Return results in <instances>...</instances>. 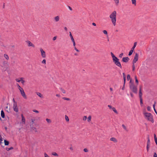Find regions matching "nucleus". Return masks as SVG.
I'll return each mask as SVG.
<instances>
[{
    "instance_id": "1",
    "label": "nucleus",
    "mask_w": 157,
    "mask_h": 157,
    "mask_svg": "<svg viewBox=\"0 0 157 157\" xmlns=\"http://www.w3.org/2000/svg\"><path fill=\"white\" fill-rule=\"evenodd\" d=\"M117 13L116 11H113L110 15L109 17L111 19V21L113 25L115 26L116 25V19Z\"/></svg>"
},
{
    "instance_id": "2",
    "label": "nucleus",
    "mask_w": 157,
    "mask_h": 157,
    "mask_svg": "<svg viewBox=\"0 0 157 157\" xmlns=\"http://www.w3.org/2000/svg\"><path fill=\"white\" fill-rule=\"evenodd\" d=\"M144 115L145 118H146L148 121H151L153 123L154 120L153 119V116L151 113H144Z\"/></svg>"
},
{
    "instance_id": "3",
    "label": "nucleus",
    "mask_w": 157,
    "mask_h": 157,
    "mask_svg": "<svg viewBox=\"0 0 157 157\" xmlns=\"http://www.w3.org/2000/svg\"><path fill=\"white\" fill-rule=\"evenodd\" d=\"M130 89L134 93L137 94V86H135L133 83L130 85Z\"/></svg>"
},
{
    "instance_id": "4",
    "label": "nucleus",
    "mask_w": 157,
    "mask_h": 157,
    "mask_svg": "<svg viewBox=\"0 0 157 157\" xmlns=\"http://www.w3.org/2000/svg\"><path fill=\"white\" fill-rule=\"evenodd\" d=\"M113 62L117 66L121 68L122 67L121 64L120 62L119 61V59L116 57L113 60Z\"/></svg>"
},
{
    "instance_id": "5",
    "label": "nucleus",
    "mask_w": 157,
    "mask_h": 157,
    "mask_svg": "<svg viewBox=\"0 0 157 157\" xmlns=\"http://www.w3.org/2000/svg\"><path fill=\"white\" fill-rule=\"evenodd\" d=\"M139 57V55L137 53H136L133 60L132 64H134L138 60Z\"/></svg>"
},
{
    "instance_id": "6",
    "label": "nucleus",
    "mask_w": 157,
    "mask_h": 157,
    "mask_svg": "<svg viewBox=\"0 0 157 157\" xmlns=\"http://www.w3.org/2000/svg\"><path fill=\"white\" fill-rule=\"evenodd\" d=\"M40 50L41 52V56L43 58H44L46 57V55L45 52L43 50L42 48H40Z\"/></svg>"
},
{
    "instance_id": "7",
    "label": "nucleus",
    "mask_w": 157,
    "mask_h": 157,
    "mask_svg": "<svg viewBox=\"0 0 157 157\" xmlns=\"http://www.w3.org/2000/svg\"><path fill=\"white\" fill-rule=\"evenodd\" d=\"M13 108L14 111L16 112H18V109L17 108V103H13Z\"/></svg>"
},
{
    "instance_id": "8",
    "label": "nucleus",
    "mask_w": 157,
    "mask_h": 157,
    "mask_svg": "<svg viewBox=\"0 0 157 157\" xmlns=\"http://www.w3.org/2000/svg\"><path fill=\"white\" fill-rule=\"evenodd\" d=\"M123 78H124V85L122 88V90H124V85H125V80H126V75H125L124 73H123Z\"/></svg>"
},
{
    "instance_id": "9",
    "label": "nucleus",
    "mask_w": 157,
    "mask_h": 157,
    "mask_svg": "<svg viewBox=\"0 0 157 157\" xmlns=\"http://www.w3.org/2000/svg\"><path fill=\"white\" fill-rule=\"evenodd\" d=\"M129 60V59L128 57H123L122 58V61L125 63H127Z\"/></svg>"
},
{
    "instance_id": "10",
    "label": "nucleus",
    "mask_w": 157,
    "mask_h": 157,
    "mask_svg": "<svg viewBox=\"0 0 157 157\" xmlns=\"http://www.w3.org/2000/svg\"><path fill=\"white\" fill-rule=\"evenodd\" d=\"M26 42L28 43V46H31L33 48L35 47L34 45L33 44V43H31L30 41L28 40L26 41Z\"/></svg>"
},
{
    "instance_id": "11",
    "label": "nucleus",
    "mask_w": 157,
    "mask_h": 157,
    "mask_svg": "<svg viewBox=\"0 0 157 157\" xmlns=\"http://www.w3.org/2000/svg\"><path fill=\"white\" fill-rule=\"evenodd\" d=\"M110 140L111 141H113L114 143H117V140L115 137H113L111 138L110 139Z\"/></svg>"
},
{
    "instance_id": "12",
    "label": "nucleus",
    "mask_w": 157,
    "mask_h": 157,
    "mask_svg": "<svg viewBox=\"0 0 157 157\" xmlns=\"http://www.w3.org/2000/svg\"><path fill=\"white\" fill-rule=\"evenodd\" d=\"M141 88L140 87V90H139V96L140 98H142V94L141 92Z\"/></svg>"
},
{
    "instance_id": "13",
    "label": "nucleus",
    "mask_w": 157,
    "mask_h": 157,
    "mask_svg": "<svg viewBox=\"0 0 157 157\" xmlns=\"http://www.w3.org/2000/svg\"><path fill=\"white\" fill-rule=\"evenodd\" d=\"M21 117H22V122L24 123L25 124V118L24 117L23 115L21 114Z\"/></svg>"
},
{
    "instance_id": "14",
    "label": "nucleus",
    "mask_w": 157,
    "mask_h": 157,
    "mask_svg": "<svg viewBox=\"0 0 157 157\" xmlns=\"http://www.w3.org/2000/svg\"><path fill=\"white\" fill-rule=\"evenodd\" d=\"M21 96L23 97V98L25 99H26L27 98V97L25 94V93L24 92H24H23V93H21Z\"/></svg>"
},
{
    "instance_id": "15",
    "label": "nucleus",
    "mask_w": 157,
    "mask_h": 157,
    "mask_svg": "<svg viewBox=\"0 0 157 157\" xmlns=\"http://www.w3.org/2000/svg\"><path fill=\"white\" fill-rule=\"evenodd\" d=\"M54 19L56 22H57V21H59V17L58 16L55 17H54Z\"/></svg>"
},
{
    "instance_id": "16",
    "label": "nucleus",
    "mask_w": 157,
    "mask_h": 157,
    "mask_svg": "<svg viewBox=\"0 0 157 157\" xmlns=\"http://www.w3.org/2000/svg\"><path fill=\"white\" fill-rule=\"evenodd\" d=\"M1 116L2 118L5 117V114L3 110H2L1 111Z\"/></svg>"
},
{
    "instance_id": "17",
    "label": "nucleus",
    "mask_w": 157,
    "mask_h": 157,
    "mask_svg": "<svg viewBox=\"0 0 157 157\" xmlns=\"http://www.w3.org/2000/svg\"><path fill=\"white\" fill-rule=\"evenodd\" d=\"M69 33H70V36L71 37V41H72L74 40V39L73 37V36L71 34V33L70 32Z\"/></svg>"
},
{
    "instance_id": "18",
    "label": "nucleus",
    "mask_w": 157,
    "mask_h": 157,
    "mask_svg": "<svg viewBox=\"0 0 157 157\" xmlns=\"http://www.w3.org/2000/svg\"><path fill=\"white\" fill-rule=\"evenodd\" d=\"M20 79H21V82L23 84H24L25 81L24 80V78L22 77L20 78Z\"/></svg>"
},
{
    "instance_id": "19",
    "label": "nucleus",
    "mask_w": 157,
    "mask_h": 157,
    "mask_svg": "<svg viewBox=\"0 0 157 157\" xmlns=\"http://www.w3.org/2000/svg\"><path fill=\"white\" fill-rule=\"evenodd\" d=\"M155 104H156V102L155 101V103H154V104L153 105V108L154 110L155 113L157 115V112L156 111V109H155Z\"/></svg>"
},
{
    "instance_id": "20",
    "label": "nucleus",
    "mask_w": 157,
    "mask_h": 157,
    "mask_svg": "<svg viewBox=\"0 0 157 157\" xmlns=\"http://www.w3.org/2000/svg\"><path fill=\"white\" fill-rule=\"evenodd\" d=\"M4 142L5 145H9V141H7L6 140H4Z\"/></svg>"
},
{
    "instance_id": "21",
    "label": "nucleus",
    "mask_w": 157,
    "mask_h": 157,
    "mask_svg": "<svg viewBox=\"0 0 157 157\" xmlns=\"http://www.w3.org/2000/svg\"><path fill=\"white\" fill-rule=\"evenodd\" d=\"M110 54L112 57L113 60L117 57L112 52H111Z\"/></svg>"
},
{
    "instance_id": "22",
    "label": "nucleus",
    "mask_w": 157,
    "mask_h": 157,
    "mask_svg": "<svg viewBox=\"0 0 157 157\" xmlns=\"http://www.w3.org/2000/svg\"><path fill=\"white\" fill-rule=\"evenodd\" d=\"M112 109L115 113L118 114V113L115 107H113V108H112Z\"/></svg>"
},
{
    "instance_id": "23",
    "label": "nucleus",
    "mask_w": 157,
    "mask_h": 157,
    "mask_svg": "<svg viewBox=\"0 0 157 157\" xmlns=\"http://www.w3.org/2000/svg\"><path fill=\"white\" fill-rule=\"evenodd\" d=\"M154 137L155 143L157 145V138H156V136L155 134H154Z\"/></svg>"
},
{
    "instance_id": "24",
    "label": "nucleus",
    "mask_w": 157,
    "mask_h": 157,
    "mask_svg": "<svg viewBox=\"0 0 157 157\" xmlns=\"http://www.w3.org/2000/svg\"><path fill=\"white\" fill-rule=\"evenodd\" d=\"M122 127L126 131H128V129H127V128L125 126V125L124 124H123L122 125Z\"/></svg>"
},
{
    "instance_id": "25",
    "label": "nucleus",
    "mask_w": 157,
    "mask_h": 157,
    "mask_svg": "<svg viewBox=\"0 0 157 157\" xmlns=\"http://www.w3.org/2000/svg\"><path fill=\"white\" fill-rule=\"evenodd\" d=\"M59 89L63 94H65L66 93L65 90L62 88H60Z\"/></svg>"
},
{
    "instance_id": "26",
    "label": "nucleus",
    "mask_w": 157,
    "mask_h": 157,
    "mask_svg": "<svg viewBox=\"0 0 157 157\" xmlns=\"http://www.w3.org/2000/svg\"><path fill=\"white\" fill-rule=\"evenodd\" d=\"M150 144V140L149 137L147 138V145H149Z\"/></svg>"
},
{
    "instance_id": "27",
    "label": "nucleus",
    "mask_w": 157,
    "mask_h": 157,
    "mask_svg": "<svg viewBox=\"0 0 157 157\" xmlns=\"http://www.w3.org/2000/svg\"><path fill=\"white\" fill-rule=\"evenodd\" d=\"M52 155L54 156H58V154L56 153L55 152H52Z\"/></svg>"
},
{
    "instance_id": "28",
    "label": "nucleus",
    "mask_w": 157,
    "mask_h": 157,
    "mask_svg": "<svg viewBox=\"0 0 157 157\" xmlns=\"http://www.w3.org/2000/svg\"><path fill=\"white\" fill-rule=\"evenodd\" d=\"M4 56L5 57V58L6 59L8 60L9 59V56L7 54H4Z\"/></svg>"
},
{
    "instance_id": "29",
    "label": "nucleus",
    "mask_w": 157,
    "mask_h": 157,
    "mask_svg": "<svg viewBox=\"0 0 157 157\" xmlns=\"http://www.w3.org/2000/svg\"><path fill=\"white\" fill-rule=\"evenodd\" d=\"M36 94L37 95H38L39 96L40 98H42L43 96L42 94L39 92H37Z\"/></svg>"
},
{
    "instance_id": "30",
    "label": "nucleus",
    "mask_w": 157,
    "mask_h": 157,
    "mask_svg": "<svg viewBox=\"0 0 157 157\" xmlns=\"http://www.w3.org/2000/svg\"><path fill=\"white\" fill-rule=\"evenodd\" d=\"M13 149V147H11L10 148H7V147L6 148V150L7 151H9L10 150L12 149Z\"/></svg>"
},
{
    "instance_id": "31",
    "label": "nucleus",
    "mask_w": 157,
    "mask_h": 157,
    "mask_svg": "<svg viewBox=\"0 0 157 157\" xmlns=\"http://www.w3.org/2000/svg\"><path fill=\"white\" fill-rule=\"evenodd\" d=\"M132 4L136 5V0H131Z\"/></svg>"
},
{
    "instance_id": "32",
    "label": "nucleus",
    "mask_w": 157,
    "mask_h": 157,
    "mask_svg": "<svg viewBox=\"0 0 157 157\" xmlns=\"http://www.w3.org/2000/svg\"><path fill=\"white\" fill-rule=\"evenodd\" d=\"M114 1L117 5L119 3V0H114Z\"/></svg>"
},
{
    "instance_id": "33",
    "label": "nucleus",
    "mask_w": 157,
    "mask_h": 157,
    "mask_svg": "<svg viewBox=\"0 0 157 157\" xmlns=\"http://www.w3.org/2000/svg\"><path fill=\"white\" fill-rule=\"evenodd\" d=\"M127 80L129 81L131 79L130 76L129 75H128L127 76Z\"/></svg>"
},
{
    "instance_id": "34",
    "label": "nucleus",
    "mask_w": 157,
    "mask_h": 157,
    "mask_svg": "<svg viewBox=\"0 0 157 157\" xmlns=\"http://www.w3.org/2000/svg\"><path fill=\"white\" fill-rule=\"evenodd\" d=\"M133 51L131 50L129 52V54H128V56H131L132 53L133 52Z\"/></svg>"
},
{
    "instance_id": "35",
    "label": "nucleus",
    "mask_w": 157,
    "mask_h": 157,
    "mask_svg": "<svg viewBox=\"0 0 157 157\" xmlns=\"http://www.w3.org/2000/svg\"><path fill=\"white\" fill-rule=\"evenodd\" d=\"M63 99L64 100H67V101H70V99L68 98H66V97H63Z\"/></svg>"
},
{
    "instance_id": "36",
    "label": "nucleus",
    "mask_w": 157,
    "mask_h": 157,
    "mask_svg": "<svg viewBox=\"0 0 157 157\" xmlns=\"http://www.w3.org/2000/svg\"><path fill=\"white\" fill-rule=\"evenodd\" d=\"M91 119V116H89L87 118L88 121L89 122L90 121Z\"/></svg>"
},
{
    "instance_id": "37",
    "label": "nucleus",
    "mask_w": 157,
    "mask_h": 157,
    "mask_svg": "<svg viewBox=\"0 0 157 157\" xmlns=\"http://www.w3.org/2000/svg\"><path fill=\"white\" fill-rule=\"evenodd\" d=\"M140 104L141 106L143 104V100L142 98H140Z\"/></svg>"
},
{
    "instance_id": "38",
    "label": "nucleus",
    "mask_w": 157,
    "mask_h": 157,
    "mask_svg": "<svg viewBox=\"0 0 157 157\" xmlns=\"http://www.w3.org/2000/svg\"><path fill=\"white\" fill-rule=\"evenodd\" d=\"M65 118L66 121H68L69 120L68 117L67 116L65 115Z\"/></svg>"
},
{
    "instance_id": "39",
    "label": "nucleus",
    "mask_w": 157,
    "mask_h": 157,
    "mask_svg": "<svg viewBox=\"0 0 157 157\" xmlns=\"http://www.w3.org/2000/svg\"><path fill=\"white\" fill-rule=\"evenodd\" d=\"M147 109L148 111H150L151 109V107L149 106H148L147 107Z\"/></svg>"
},
{
    "instance_id": "40",
    "label": "nucleus",
    "mask_w": 157,
    "mask_h": 157,
    "mask_svg": "<svg viewBox=\"0 0 157 157\" xmlns=\"http://www.w3.org/2000/svg\"><path fill=\"white\" fill-rule=\"evenodd\" d=\"M103 33L105 34H107V31L105 30H104L103 31Z\"/></svg>"
},
{
    "instance_id": "41",
    "label": "nucleus",
    "mask_w": 157,
    "mask_h": 157,
    "mask_svg": "<svg viewBox=\"0 0 157 157\" xmlns=\"http://www.w3.org/2000/svg\"><path fill=\"white\" fill-rule=\"evenodd\" d=\"M19 90L20 91V92L21 94L24 92V90L23 88L21 89H20V90Z\"/></svg>"
},
{
    "instance_id": "42",
    "label": "nucleus",
    "mask_w": 157,
    "mask_h": 157,
    "mask_svg": "<svg viewBox=\"0 0 157 157\" xmlns=\"http://www.w3.org/2000/svg\"><path fill=\"white\" fill-rule=\"evenodd\" d=\"M87 119V117L86 116H84L83 118V121H86Z\"/></svg>"
},
{
    "instance_id": "43",
    "label": "nucleus",
    "mask_w": 157,
    "mask_h": 157,
    "mask_svg": "<svg viewBox=\"0 0 157 157\" xmlns=\"http://www.w3.org/2000/svg\"><path fill=\"white\" fill-rule=\"evenodd\" d=\"M15 80L17 82H20L21 81V79H19L18 78H16Z\"/></svg>"
},
{
    "instance_id": "44",
    "label": "nucleus",
    "mask_w": 157,
    "mask_h": 157,
    "mask_svg": "<svg viewBox=\"0 0 157 157\" xmlns=\"http://www.w3.org/2000/svg\"><path fill=\"white\" fill-rule=\"evenodd\" d=\"M135 65H134V64H133L132 70L133 71H134V70H135Z\"/></svg>"
},
{
    "instance_id": "45",
    "label": "nucleus",
    "mask_w": 157,
    "mask_h": 157,
    "mask_svg": "<svg viewBox=\"0 0 157 157\" xmlns=\"http://www.w3.org/2000/svg\"><path fill=\"white\" fill-rule=\"evenodd\" d=\"M33 112H35V113H39V111H37V110H35V109L33 110Z\"/></svg>"
},
{
    "instance_id": "46",
    "label": "nucleus",
    "mask_w": 157,
    "mask_h": 157,
    "mask_svg": "<svg viewBox=\"0 0 157 157\" xmlns=\"http://www.w3.org/2000/svg\"><path fill=\"white\" fill-rule=\"evenodd\" d=\"M83 151L85 152H87L88 151V150L87 148H85L84 149Z\"/></svg>"
},
{
    "instance_id": "47",
    "label": "nucleus",
    "mask_w": 157,
    "mask_h": 157,
    "mask_svg": "<svg viewBox=\"0 0 157 157\" xmlns=\"http://www.w3.org/2000/svg\"><path fill=\"white\" fill-rule=\"evenodd\" d=\"M72 42L73 43V45L74 46V47H75V40H74L73 41H72Z\"/></svg>"
},
{
    "instance_id": "48",
    "label": "nucleus",
    "mask_w": 157,
    "mask_h": 157,
    "mask_svg": "<svg viewBox=\"0 0 157 157\" xmlns=\"http://www.w3.org/2000/svg\"><path fill=\"white\" fill-rule=\"evenodd\" d=\"M42 63L44 64H45L46 63V60L45 59H44L42 61Z\"/></svg>"
},
{
    "instance_id": "49",
    "label": "nucleus",
    "mask_w": 157,
    "mask_h": 157,
    "mask_svg": "<svg viewBox=\"0 0 157 157\" xmlns=\"http://www.w3.org/2000/svg\"><path fill=\"white\" fill-rule=\"evenodd\" d=\"M123 55V53H121L120 55H119V57L120 58H121L122 56Z\"/></svg>"
},
{
    "instance_id": "50",
    "label": "nucleus",
    "mask_w": 157,
    "mask_h": 157,
    "mask_svg": "<svg viewBox=\"0 0 157 157\" xmlns=\"http://www.w3.org/2000/svg\"><path fill=\"white\" fill-rule=\"evenodd\" d=\"M149 145H147V151H149Z\"/></svg>"
},
{
    "instance_id": "51",
    "label": "nucleus",
    "mask_w": 157,
    "mask_h": 157,
    "mask_svg": "<svg viewBox=\"0 0 157 157\" xmlns=\"http://www.w3.org/2000/svg\"><path fill=\"white\" fill-rule=\"evenodd\" d=\"M0 140L1 142H1L3 141V139L1 136H0Z\"/></svg>"
},
{
    "instance_id": "52",
    "label": "nucleus",
    "mask_w": 157,
    "mask_h": 157,
    "mask_svg": "<svg viewBox=\"0 0 157 157\" xmlns=\"http://www.w3.org/2000/svg\"><path fill=\"white\" fill-rule=\"evenodd\" d=\"M35 120L34 119H31V121L32 122V124H33L34 123V121H35Z\"/></svg>"
},
{
    "instance_id": "53",
    "label": "nucleus",
    "mask_w": 157,
    "mask_h": 157,
    "mask_svg": "<svg viewBox=\"0 0 157 157\" xmlns=\"http://www.w3.org/2000/svg\"><path fill=\"white\" fill-rule=\"evenodd\" d=\"M136 46L133 45V47L132 48V49H131V50L134 51V49L136 47Z\"/></svg>"
},
{
    "instance_id": "54",
    "label": "nucleus",
    "mask_w": 157,
    "mask_h": 157,
    "mask_svg": "<svg viewBox=\"0 0 157 157\" xmlns=\"http://www.w3.org/2000/svg\"><path fill=\"white\" fill-rule=\"evenodd\" d=\"M75 49L77 52H79V51L78 49L76 47H74Z\"/></svg>"
},
{
    "instance_id": "55",
    "label": "nucleus",
    "mask_w": 157,
    "mask_h": 157,
    "mask_svg": "<svg viewBox=\"0 0 157 157\" xmlns=\"http://www.w3.org/2000/svg\"><path fill=\"white\" fill-rule=\"evenodd\" d=\"M154 157H157V155L155 152L154 154Z\"/></svg>"
},
{
    "instance_id": "56",
    "label": "nucleus",
    "mask_w": 157,
    "mask_h": 157,
    "mask_svg": "<svg viewBox=\"0 0 157 157\" xmlns=\"http://www.w3.org/2000/svg\"><path fill=\"white\" fill-rule=\"evenodd\" d=\"M108 106L109 108V109H112V108H113V107H112V106L110 105H108Z\"/></svg>"
},
{
    "instance_id": "57",
    "label": "nucleus",
    "mask_w": 157,
    "mask_h": 157,
    "mask_svg": "<svg viewBox=\"0 0 157 157\" xmlns=\"http://www.w3.org/2000/svg\"><path fill=\"white\" fill-rule=\"evenodd\" d=\"M44 156L45 157H49L48 155L45 153H44Z\"/></svg>"
},
{
    "instance_id": "58",
    "label": "nucleus",
    "mask_w": 157,
    "mask_h": 157,
    "mask_svg": "<svg viewBox=\"0 0 157 157\" xmlns=\"http://www.w3.org/2000/svg\"><path fill=\"white\" fill-rule=\"evenodd\" d=\"M68 7L70 10L72 11V8L70 6H68Z\"/></svg>"
},
{
    "instance_id": "59",
    "label": "nucleus",
    "mask_w": 157,
    "mask_h": 157,
    "mask_svg": "<svg viewBox=\"0 0 157 157\" xmlns=\"http://www.w3.org/2000/svg\"><path fill=\"white\" fill-rule=\"evenodd\" d=\"M56 36H54L53 37V40H55L56 39Z\"/></svg>"
},
{
    "instance_id": "60",
    "label": "nucleus",
    "mask_w": 157,
    "mask_h": 157,
    "mask_svg": "<svg viewBox=\"0 0 157 157\" xmlns=\"http://www.w3.org/2000/svg\"><path fill=\"white\" fill-rule=\"evenodd\" d=\"M135 81H136V83L138 85V79H136Z\"/></svg>"
},
{
    "instance_id": "61",
    "label": "nucleus",
    "mask_w": 157,
    "mask_h": 157,
    "mask_svg": "<svg viewBox=\"0 0 157 157\" xmlns=\"http://www.w3.org/2000/svg\"><path fill=\"white\" fill-rule=\"evenodd\" d=\"M13 103H17V102H16L15 101L14 99V98H13Z\"/></svg>"
},
{
    "instance_id": "62",
    "label": "nucleus",
    "mask_w": 157,
    "mask_h": 157,
    "mask_svg": "<svg viewBox=\"0 0 157 157\" xmlns=\"http://www.w3.org/2000/svg\"><path fill=\"white\" fill-rule=\"evenodd\" d=\"M18 87V88L19 90H20V89H22V87H21V86H19Z\"/></svg>"
},
{
    "instance_id": "63",
    "label": "nucleus",
    "mask_w": 157,
    "mask_h": 157,
    "mask_svg": "<svg viewBox=\"0 0 157 157\" xmlns=\"http://www.w3.org/2000/svg\"><path fill=\"white\" fill-rule=\"evenodd\" d=\"M64 30L66 31H67V28L66 27H64Z\"/></svg>"
},
{
    "instance_id": "64",
    "label": "nucleus",
    "mask_w": 157,
    "mask_h": 157,
    "mask_svg": "<svg viewBox=\"0 0 157 157\" xmlns=\"http://www.w3.org/2000/svg\"><path fill=\"white\" fill-rule=\"evenodd\" d=\"M130 95H131V96L132 97H133V94H132V93H130Z\"/></svg>"
}]
</instances>
